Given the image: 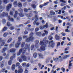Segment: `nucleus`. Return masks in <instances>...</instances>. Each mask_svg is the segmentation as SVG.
<instances>
[{
    "label": "nucleus",
    "instance_id": "nucleus-9",
    "mask_svg": "<svg viewBox=\"0 0 73 73\" xmlns=\"http://www.w3.org/2000/svg\"><path fill=\"white\" fill-rule=\"evenodd\" d=\"M2 38H0V42H2V44H1V46H0V49L1 48V46H3L4 45H5V42H4V40H2Z\"/></svg>",
    "mask_w": 73,
    "mask_h": 73
},
{
    "label": "nucleus",
    "instance_id": "nucleus-42",
    "mask_svg": "<svg viewBox=\"0 0 73 73\" xmlns=\"http://www.w3.org/2000/svg\"><path fill=\"white\" fill-rule=\"evenodd\" d=\"M5 68H3L2 69L1 71L3 72H5Z\"/></svg>",
    "mask_w": 73,
    "mask_h": 73
},
{
    "label": "nucleus",
    "instance_id": "nucleus-61",
    "mask_svg": "<svg viewBox=\"0 0 73 73\" xmlns=\"http://www.w3.org/2000/svg\"><path fill=\"white\" fill-rule=\"evenodd\" d=\"M66 5V4H64V3H62L61 5H60L61 6H65Z\"/></svg>",
    "mask_w": 73,
    "mask_h": 73
},
{
    "label": "nucleus",
    "instance_id": "nucleus-10",
    "mask_svg": "<svg viewBox=\"0 0 73 73\" xmlns=\"http://www.w3.org/2000/svg\"><path fill=\"white\" fill-rule=\"evenodd\" d=\"M35 21L33 22V24L34 25H35L36 24V22L38 20V17L37 15H36L35 16Z\"/></svg>",
    "mask_w": 73,
    "mask_h": 73
},
{
    "label": "nucleus",
    "instance_id": "nucleus-24",
    "mask_svg": "<svg viewBox=\"0 0 73 73\" xmlns=\"http://www.w3.org/2000/svg\"><path fill=\"white\" fill-rule=\"evenodd\" d=\"M40 45L41 46L44 45H45V44L43 41H41L40 42Z\"/></svg>",
    "mask_w": 73,
    "mask_h": 73
},
{
    "label": "nucleus",
    "instance_id": "nucleus-2",
    "mask_svg": "<svg viewBox=\"0 0 73 73\" xmlns=\"http://www.w3.org/2000/svg\"><path fill=\"white\" fill-rule=\"evenodd\" d=\"M34 34L33 32L31 33L30 34V37L26 40V42H28L32 41L34 39V38L33 37Z\"/></svg>",
    "mask_w": 73,
    "mask_h": 73
},
{
    "label": "nucleus",
    "instance_id": "nucleus-36",
    "mask_svg": "<svg viewBox=\"0 0 73 73\" xmlns=\"http://www.w3.org/2000/svg\"><path fill=\"white\" fill-rule=\"evenodd\" d=\"M25 43L24 42H23L22 43V44H21V47L23 48L24 47V45H25Z\"/></svg>",
    "mask_w": 73,
    "mask_h": 73
},
{
    "label": "nucleus",
    "instance_id": "nucleus-37",
    "mask_svg": "<svg viewBox=\"0 0 73 73\" xmlns=\"http://www.w3.org/2000/svg\"><path fill=\"white\" fill-rule=\"evenodd\" d=\"M37 56V53L36 52L34 53L33 54V57L34 58H36Z\"/></svg>",
    "mask_w": 73,
    "mask_h": 73
},
{
    "label": "nucleus",
    "instance_id": "nucleus-26",
    "mask_svg": "<svg viewBox=\"0 0 73 73\" xmlns=\"http://www.w3.org/2000/svg\"><path fill=\"white\" fill-rule=\"evenodd\" d=\"M39 58H44L43 55L41 53L39 54Z\"/></svg>",
    "mask_w": 73,
    "mask_h": 73
},
{
    "label": "nucleus",
    "instance_id": "nucleus-39",
    "mask_svg": "<svg viewBox=\"0 0 73 73\" xmlns=\"http://www.w3.org/2000/svg\"><path fill=\"white\" fill-rule=\"evenodd\" d=\"M30 23V21H27V22L25 23H24V24L25 25H27L28 24H29Z\"/></svg>",
    "mask_w": 73,
    "mask_h": 73
},
{
    "label": "nucleus",
    "instance_id": "nucleus-31",
    "mask_svg": "<svg viewBox=\"0 0 73 73\" xmlns=\"http://www.w3.org/2000/svg\"><path fill=\"white\" fill-rule=\"evenodd\" d=\"M18 6L20 8H21L22 7V5L21 3H19L18 4Z\"/></svg>",
    "mask_w": 73,
    "mask_h": 73
},
{
    "label": "nucleus",
    "instance_id": "nucleus-56",
    "mask_svg": "<svg viewBox=\"0 0 73 73\" xmlns=\"http://www.w3.org/2000/svg\"><path fill=\"white\" fill-rule=\"evenodd\" d=\"M13 46V44H10L9 46V47L10 48H11Z\"/></svg>",
    "mask_w": 73,
    "mask_h": 73
},
{
    "label": "nucleus",
    "instance_id": "nucleus-33",
    "mask_svg": "<svg viewBox=\"0 0 73 73\" xmlns=\"http://www.w3.org/2000/svg\"><path fill=\"white\" fill-rule=\"evenodd\" d=\"M8 35V33H5L3 34V36L4 37H6Z\"/></svg>",
    "mask_w": 73,
    "mask_h": 73
},
{
    "label": "nucleus",
    "instance_id": "nucleus-7",
    "mask_svg": "<svg viewBox=\"0 0 73 73\" xmlns=\"http://www.w3.org/2000/svg\"><path fill=\"white\" fill-rule=\"evenodd\" d=\"M22 66H19L18 67V68L19 70H18V73H22L23 72V70L22 68Z\"/></svg>",
    "mask_w": 73,
    "mask_h": 73
},
{
    "label": "nucleus",
    "instance_id": "nucleus-52",
    "mask_svg": "<svg viewBox=\"0 0 73 73\" xmlns=\"http://www.w3.org/2000/svg\"><path fill=\"white\" fill-rule=\"evenodd\" d=\"M60 1L63 3H66V2L64 0H60Z\"/></svg>",
    "mask_w": 73,
    "mask_h": 73
},
{
    "label": "nucleus",
    "instance_id": "nucleus-49",
    "mask_svg": "<svg viewBox=\"0 0 73 73\" xmlns=\"http://www.w3.org/2000/svg\"><path fill=\"white\" fill-rule=\"evenodd\" d=\"M52 37L51 36H49L48 39L50 40H51L52 39Z\"/></svg>",
    "mask_w": 73,
    "mask_h": 73
},
{
    "label": "nucleus",
    "instance_id": "nucleus-58",
    "mask_svg": "<svg viewBox=\"0 0 73 73\" xmlns=\"http://www.w3.org/2000/svg\"><path fill=\"white\" fill-rule=\"evenodd\" d=\"M61 34L63 36H64L66 35V33H61Z\"/></svg>",
    "mask_w": 73,
    "mask_h": 73
},
{
    "label": "nucleus",
    "instance_id": "nucleus-1",
    "mask_svg": "<svg viewBox=\"0 0 73 73\" xmlns=\"http://www.w3.org/2000/svg\"><path fill=\"white\" fill-rule=\"evenodd\" d=\"M30 44H26L25 45V47L23 49V48H21L19 51V53L17 54V55H20L21 53L22 52L23 54L21 55V58H22L24 61H27V58L26 56H25L24 54L26 52L27 50L29 52L30 50Z\"/></svg>",
    "mask_w": 73,
    "mask_h": 73
},
{
    "label": "nucleus",
    "instance_id": "nucleus-34",
    "mask_svg": "<svg viewBox=\"0 0 73 73\" xmlns=\"http://www.w3.org/2000/svg\"><path fill=\"white\" fill-rule=\"evenodd\" d=\"M13 4L15 7H16V6L17 5V2L16 1H15L14 2Z\"/></svg>",
    "mask_w": 73,
    "mask_h": 73
},
{
    "label": "nucleus",
    "instance_id": "nucleus-53",
    "mask_svg": "<svg viewBox=\"0 0 73 73\" xmlns=\"http://www.w3.org/2000/svg\"><path fill=\"white\" fill-rule=\"evenodd\" d=\"M44 32H45L46 35H47L48 33V32L47 31L44 30Z\"/></svg>",
    "mask_w": 73,
    "mask_h": 73
},
{
    "label": "nucleus",
    "instance_id": "nucleus-55",
    "mask_svg": "<svg viewBox=\"0 0 73 73\" xmlns=\"http://www.w3.org/2000/svg\"><path fill=\"white\" fill-rule=\"evenodd\" d=\"M10 15H13V11H10Z\"/></svg>",
    "mask_w": 73,
    "mask_h": 73
},
{
    "label": "nucleus",
    "instance_id": "nucleus-28",
    "mask_svg": "<svg viewBox=\"0 0 73 73\" xmlns=\"http://www.w3.org/2000/svg\"><path fill=\"white\" fill-rule=\"evenodd\" d=\"M8 29V28L7 27H4L3 29H2V31H5L6 30H7Z\"/></svg>",
    "mask_w": 73,
    "mask_h": 73
},
{
    "label": "nucleus",
    "instance_id": "nucleus-51",
    "mask_svg": "<svg viewBox=\"0 0 73 73\" xmlns=\"http://www.w3.org/2000/svg\"><path fill=\"white\" fill-rule=\"evenodd\" d=\"M43 6H44L42 4L41 5H40L39 6V7L41 9H42V7H43Z\"/></svg>",
    "mask_w": 73,
    "mask_h": 73
},
{
    "label": "nucleus",
    "instance_id": "nucleus-57",
    "mask_svg": "<svg viewBox=\"0 0 73 73\" xmlns=\"http://www.w3.org/2000/svg\"><path fill=\"white\" fill-rule=\"evenodd\" d=\"M15 13L16 15H19V13L18 11H15Z\"/></svg>",
    "mask_w": 73,
    "mask_h": 73
},
{
    "label": "nucleus",
    "instance_id": "nucleus-48",
    "mask_svg": "<svg viewBox=\"0 0 73 73\" xmlns=\"http://www.w3.org/2000/svg\"><path fill=\"white\" fill-rule=\"evenodd\" d=\"M2 22L3 24H5L6 22V21L5 19H3Z\"/></svg>",
    "mask_w": 73,
    "mask_h": 73
},
{
    "label": "nucleus",
    "instance_id": "nucleus-8",
    "mask_svg": "<svg viewBox=\"0 0 73 73\" xmlns=\"http://www.w3.org/2000/svg\"><path fill=\"white\" fill-rule=\"evenodd\" d=\"M3 1L4 3H5V4H7L9 3L10 2L9 0H3ZM2 0H0V5H1L2 3Z\"/></svg>",
    "mask_w": 73,
    "mask_h": 73
},
{
    "label": "nucleus",
    "instance_id": "nucleus-59",
    "mask_svg": "<svg viewBox=\"0 0 73 73\" xmlns=\"http://www.w3.org/2000/svg\"><path fill=\"white\" fill-rule=\"evenodd\" d=\"M28 33V32L27 31H25V32H24V33H25V35H27Z\"/></svg>",
    "mask_w": 73,
    "mask_h": 73
},
{
    "label": "nucleus",
    "instance_id": "nucleus-38",
    "mask_svg": "<svg viewBox=\"0 0 73 73\" xmlns=\"http://www.w3.org/2000/svg\"><path fill=\"white\" fill-rule=\"evenodd\" d=\"M58 58H53V60L54 61H55L56 62L58 61Z\"/></svg>",
    "mask_w": 73,
    "mask_h": 73
},
{
    "label": "nucleus",
    "instance_id": "nucleus-14",
    "mask_svg": "<svg viewBox=\"0 0 73 73\" xmlns=\"http://www.w3.org/2000/svg\"><path fill=\"white\" fill-rule=\"evenodd\" d=\"M46 38L45 37L43 39V42H44V43L45 44H46L48 43V40H46Z\"/></svg>",
    "mask_w": 73,
    "mask_h": 73
},
{
    "label": "nucleus",
    "instance_id": "nucleus-17",
    "mask_svg": "<svg viewBox=\"0 0 73 73\" xmlns=\"http://www.w3.org/2000/svg\"><path fill=\"white\" fill-rule=\"evenodd\" d=\"M31 9H27V8H25L24 9V11L25 12H28V11H30Z\"/></svg>",
    "mask_w": 73,
    "mask_h": 73
},
{
    "label": "nucleus",
    "instance_id": "nucleus-35",
    "mask_svg": "<svg viewBox=\"0 0 73 73\" xmlns=\"http://www.w3.org/2000/svg\"><path fill=\"white\" fill-rule=\"evenodd\" d=\"M12 40V38H10L8 40H7V42L8 43L10 42Z\"/></svg>",
    "mask_w": 73,
    "mask_h": 73
},
{
    "label": "nucleus",
    "instance_id": "nucleus-22",
    "mask_svg": "<svg viewBox=\"0 0 73 73\" xmlns=\"http://www.w3.org/2000/svg\"><path fill=\"white\" fill-rule=\"evenodd\" d=\"M12 70L13 71H14L15 69V64H13L12 66Z\"/></svg>",
    "mask_w": 73,
    "mask_h": 73
},
{
    "label": "nucleus",
    "instance_id": "nucleus-18",
    "mask_svg": "<svg viewBox=\"0 0 73 73\" xmlns=\"http://www.w3.org/2000/svg\"><path fill=\"white\" fill-rule=\"evenodd\" d=\"M60 36H58L57 35H55V39L56 40H58L60 39Z\"/></svg>",
    "mask_w": 73,
    "mask_h": 73
},
{
    "label": "nucleus",
    "instance_id": "nucleus-25",
    "mask_svg": "<svg viewBox=\"0 0 73 73\" xmlns=\"http://www.w3.org/2000/svg\"><path fill=\"white\" fill-rule=\"evenodd\" d=\"M50 14L51 15H55V13L54 12H53V11H50Z\"/></svg>",
    "mask_w": 73,
    "mask_h": 73
},
{
    "label": "nucleus",
    "instance_id": "nucleus-40",
    "mask_svg": "<svg viewBox=\"0 0 73 73\" xmlns=\"http://www.w3.org/2000/svg\"><path fill=\"white\" fill-rule=\"evenodd\" d=\"M18 11H19L21 13H22V12H23V9L21 8H20V9H18Z\"/></svg>",
    "mask_w": 73,
    "mask_h": 73
},
{
    "label": "nucleus",
    "instance_id": "nucleus-5",
    "mask_svg": "<svg viewBox=\"0 0 73 73\" xmlns=\"http://www.w3.org/2000/svg\"><path fill=\"white\" fill-rule=\"evenodd\" d=\"M54 42V40H51L49 42V45H50V47L52 48H53L55 45V43Z\"/></svg>",
    "mask_w": 73,
    "mask_h": 73
},
{
    "label": "nucleus",
    "instance_id": "nucleus-3",
    "mask_svg": "<svg viewBox=\"0 0 73 73\" xmlns=\"http://www.w3.org/2000/svg\"><path fill=\"white\" fill-rule=\"evenodd\" d=\"M22 39V37L21 36H19L18 38V41H19V43H17L15 44V46L16 48H18L19 47L20 45H21V42H20L21 41Z\"/></svg>",
    "mask_w": 73,
    "mask_h": 73
},
{
    "label": "nucleus",
    "instance_id": "nucleus-12",
    "mask_svg": "<svg viewBox=\"0 0 73 73\" xmlns=\"http://www.w3.org/2000/svg\"><path fill=\"white\" fill-rule=\"evenodd\" d=\"M12 5L11 4H9L6 7V10L7 11H9L10 10V8L11 7Z\"/></svg>",
    "mask_w": 73,
    "mask_h": 73
},
{
    "label": "nucleus",
    "instance_id": "nucleus-47",
    "mask_svg": "<svg viewBox=\"0 0 73 73\" xmlns=\"http://www.w3.org/2000/svg\"><path fill=\"white\" fill-rule=\"evenodd\" d=\"M20 64L19 62H18L17 63V64H16V67L18 66V67H19V66H19Z\"/></svg>",
    "mask_w": 73,
    "mask_h": 73
},
{
    "label": "nucleus",
    "instance_id": "nucleus-11",
    "mask_svg": "<svg viewBox=\"0 0 73 73\" xmlns=\"http://www.w3.org/2000/svg\"><path fill=\"white\" fill-rule=\"evenodd\" d=\"M1 15L2 17H7L8 16V14L7 13H5L4 12H2V13L1 14Z\"/></svg>",
    "mask_w": 73,
    "mask_h": 73
},
{
    "label": "nucleus",
    "instance_id": "nucleus-54",
    "mask_svg": "<svg viewBox=\"0 0 73 73\" xmlns=\"http://www.w3.org/2000/svg\"><path fill=\"white\" fill-rule=\"evenodd\" d=\"M39 30V28L37 27L35 29V30L36 32H37Z\"/></svg>",
    "mask_w": 73,
    "mask_h": 73
},
{
    "label": "nucleus",
    "instance_id": "nucleus-50",
    "mask_svg": "<svg viewBox=\"0 0 73 73\" xmlns=\"http://www.w3.org/2000/svg\"><path fill=\"white\" fill-rule=\"evenodd\" d=\"M22 65L23 66H25L26 65V63L25 62L23 63Z\"/></svg>",
    "mask_w": 73,
    "mask_h": 73
},
{
    "label": "nucleus",
    "instance_id": "nucleus-4",
    "mask_svg": "<svg viewBox=\"0 0 73 73\" xmlns=\"http://www.w3.org/2000/svg\"><path fill=\"white\" fill-rule=\"evenodd\" d=\"M15 57V54H14L13 56H11L10 58V60L9 61L8 64L9 65H11L12 64V62L13 61V58Z\"/></svg>",
    "mask_w": 73,
    "mask_h": 73
},
{
    "label": "nucleus",
    "instance_id": "nucleus-63",
    "mask_svg": "<svg viewBox=\"0 0 73 73\" xmlns=\"http://www.w3.org/2000/svg\"><path fill=\"white\" fill-rule=\"evenodd\" d=\"M25 73H28V71L27 70V69H25V70L24 72Z\"/></svg>",
    "mask_w": 73,
    "mask_h": 73
},
{
    "label": "nucleus",
    "instance_id": "nucleus-16",
    "mask_svg": "<svg viewBox=\"0 0 73 73\" xmlns=\"http://www.w3.org/2000/svg\"><path fill=\"white\" fill-rule=\"evenodd\" d=\"M19 16L21 17H23L24 16V14L23 12L19 13Z\"/></svg>",
    "mask_w": 73,
    "mask_h": 73
},
{
    "label": "nucleus",
    "instance_id": "nucleus-23",
    "mask_svg": "<svg viewBox=\"0 0 73 73\" xmlns=\"http://www.w3.org/2000/svg\"><path fill=\"white\" fill-rule=\"evenodd\" d=\"M43 27L44 28H47L48 27V23H46L45 25L44 26H43Z\"/></svg>",
    "mask_w": 73,
    "mask_h": 73
},
{
    "label": "nucleus",
    "instance_id": "nucleus-32",
    "mask_svg": "<svg viewBox=\"0 0 73 73\" xmlns=\"http://www.w3.org/2000/svg\"><path fill=\"white\" fill-rule=\"evenodd\" d=\"M31 7L33 9H35L36 8V5L35 4H33L31 5Z\"/></svg>",
    "mask_w": 73,
    "mask_h": 73
},
{
    "label": "nucleus",
    "instance_id": "nucleus-29",
    "mask_svg": "<svg viewBox=\"0 0 73 73\" xmlns=\"http://www.w3.org/2000/svg\"><path fill=\"white\" fill-rule=\"evenodd\" d=\"M18 59H19V61L20 62H22L23 61L21 57H18Z\"/></svg>",
    "mask_w": 73,
    "mask_h": 73
},
{
    "label": "nucleus",
    "instance_id": "nucleus-62",
    "mask_svg": "<svg viewBox=\"0 0 73 73\" xmlns=\"http://www.w3.org/2000/svg\"><path fill=\"white\" fill-rule=\"evenodd\" d=\"M44 28L43 27V26L42 27V26L40 27V29L42 30L44 29Z\"/></svg>",
    "mask_w": 73,
    "mask_h": 73
},
{
    "label": "nucleus",
    "instance_id": "nucleus-60",
    "mask_svg": "<svg viewBox=\"0 0 73 73\" xmlns=\"http://www.w3.org/2000/svg\"><path fill=\"white\" fill-rule=\"evenodd\" d=\"M57 19L56 18H54L53 19V20L54 22H55L57 21Z\"/></svg>",
    "mask_w": 73,
    "mask_h": 73
},
{
    "label": "nucleus",
    "instance_id": "nucleus-27",
    "mask_svg": "<svg viewBox=\"0 0 73 73\" xmlns=\"http://www.w3.org/2000/svg\"><path fill=\"white\" fill-rule=\"evenodd\" d=\"M69 56H70V55H67L66 56H64V57L63 58V59H66L67 58L69 57Z\"/></svg>",
    "mask_w": 73,
    "mask_h": 73
},
{
    "label": "nucleus",
    "instance_id": "nucleus-64",
    "mask_svg": "<svg viewBox=\"0 0 73 73\" xmlns=\"http://www.w3.org/2000/svg\"><path fill=\"white\" fill-rule=\"evenodd\" d=\"M9 55L7 54V56H6L5 57V59H8L9 58Z\"/></svg>",
    "mask_w": 73,
    "mask_h": 73
},
{
    "label": "nucleus",
    "instance_id": "nucleus-13",
    "mask_svg": "<svg viewBox=\"0 0 73 73\" xmlns=\"http://www.w3.org/2000/svg\"><path fill=\"white\" fill-rule=\"evenodd\" d=\"M36 44L35 46L36 48H39V45L38 44L39 43V41L38 40H36L35 41Z\"/></svg>",
    "mask_w": 73,
    "mask_h": 73
},
{
    "label": "nucleus",
    "instance_id": "nucleus-19",
    "mask_svg": "<svg viewBox=\"0 0 73 73\" xmlns=\"http://www.w3.org/2000/svg\"><path fill=\"white\" fill-rule=\"evenodd\" d=\"M15 51L16 49L14 48H12L10 50V52L12 53L14 52H15Z\"/></svg>",
    "mask_w": 73,
    "mask_h": 73
},
{
    "label": "nucleus",
    "instance_id": "nucleus-20",
    "mask_svg": "<svg viewBox=\"0 0 73 73\" xmlns=\"http://www.w3.org/2000/svg\"><path fill=\"white\" fill-rule=\"evenodd\" d=\"M36 35L39 36H40L42 35V33L40 32H38L36 33Z\"/></svg>",
    "mask_w": 73,
    "mask_h": 73
},
{
    "label": "nucleus",
    "instance_id": "nucleus-6",
    "mask_svg": "<svg viewBox=\"0 0 73 73\" xmlns=\"http://www.w3.org/2000/svg\"><path fill=\"white\" fill-rule=\"evenodd\" d=\"M45 50V47L44 46H42L40 47V48L38 49L37 50L39 52H41L42 51H44Z\"/></svg>",
    "mask_w": 73,
    "mask_h": 73
},
{
    "label": "nucleus",
    "instance_id": "nucleus-46",
    "mask_svg": "<svg viewBox=\"0 0 73 73\" xmlns=\"http://www.w3.org/2000/svg\"><path fill=\"white\" fill-rule=\"evenodd\" d=\"M61 70H62V72H65V68H64L63 67H62L61 68Z\"/></svg>",
    "mask_w": 73,
    "mask_h": 73
},
{
    "label": "nucleus",
    "instance_id": "nucleus-44",
    "mask_svg": "<svg viewBox=\"0 0 73 73\" xmlns=\"http://www.w3.org/2000/svg\"><path fill=\"white\" fill-rule=\"evenodd\" d=\"M35 46L34 45H33L31 46V50H33V49L34 48Z\"/></svg>",
    "mask_w": 73,
    "mask_h": 73
},
{
    "label": "nucleus",
    "instance_id": "nucleus-43",
    "mask_svg": "<svg viewBox=\"0 0 73 73\" xmlns=\"http://www.w3.org/2000/svg\"><path fill=\"white\" fill-rule=\"evenodd\" d=\"M7 25L9 27L11 26V25L10 24V22H8L7 23Z\"/></svg>",
    "mask_w": 73,
    "mask_h": 73
},
{
    "label": "nucleus",
    "instance_id": "nucleus-21",
    "mask_svg": "<svg viewBox=\"0 0 73 73\" xmlns=\"http://www.w3.org/2000/svg\"><path fill=\"white\" fill-rule=\"evenodd\" d=\"M8 49L7 47H4L3 48V50H2V53H4L5 52V51L7 50Z\"/></svg>",
    "mask_w": 73,
    "mask_h": 73
},
{
    "label": "nucleus",
    "instance_id": "nucleus-15",
    "mask_svg": "<svg viewBox=\"0 0 73 73\" xmlns=\"http://www.w3.org/2000/svg\"><path fill=\"white\" fill-rule=\"evenodd\" d=\"M7 19L8 20L10 21H12L13 22L14 21V19L13 18H11V17L10 16L8 17Z\"/></svg>",
    "mask_w": 73,
    "mask_h": 73
},
{
    "label": "nucleus",
    "instance_id": "nucleus-45",
    "mask_svg": "<svg viewBox=\"0 0 73 73\" xmlns=\"http://www.w3.org/2000/svg\"><path fill=\"white\" fill-rule=\"evenodd\" d=\"M23 24H21L20 25H19V26H17V28H20L22 26L23 27Z\"/></svg>",
    "mask_w": 73,
    "mask_h": 73
},
{
    "label": "nucleus",
    "instance_id": "nucleus-41",
    "mask_svg": "<svg viewBox=\"0 0 73 73\" xmlns=\"http://www.w3.org/2000/svg\"><path fill=\"white\" fill-rule=\"evenodd\" d=\"M49 3V2H47L46 3H44V4H43L44 6H46L48 5V3Z\"/></svg>",
    "mask_w": 73,
    "mask_h": 73
},
{
    "label": "nucleus",
    "instance_id": "nucleus-30",
    "mask_svg": "<svg viewBox=\"0 0 73 73\" xmlns=\"http://www.w3.org/2000/svg\"><path fill=\"white\" fill-rule=\"evenodd\" d=\"M27 16L28 17H32L33 16V14L32 13L28 14L27 15Z\"/></svg>",
    "mask_w": 73,
    "mask_h": 73
}]
</instances>
